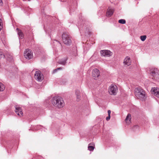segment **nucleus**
Listing matches in <instances>:
<instances>
[{
	"label": "nucleus",
	"instance_id": "a878e982",
	"mask_svg": "<svg viewBox=\"0 0 159 159\" xmlns=\"http://www.w3.org/2000/svg\"><path fill=\"white\" fill-rule=\"evenodd\" d=\"M90 34V32H89V31H87V33L85 32V35L87 36H88V35H89Z\"/></svg>",
	"mask_w": 159,
	"mask_h": 159
},
{
	"label": "nucleus",
	"instance_id": "aec40b11",
	"mask_svg": "<svg viewBox=\"0 0 159 159\" xmlns=\"http://www.w3.org/2000/svg\"><path fill=\"white\" fill-rule=\"evenodd\" d=\"M118 22L120 24H124L125 23L126 21L124 19H120L119 20Z\"/></svg>",
	"mask_w": 159,
	"mask_h": 159
},
{
	"label": "nucleus",
	"instance_id": "2f4dec72",
	"mask_svg": "<svg viewBox=\"0 0 159 159\" xmlns=\"http://www.w3.org/2000/svg\"><path fill=\"white\" fill-rule=\"evenodd\" d=\"M25 50H29V49H26Z\"/></svg>",
	"mask_w": 159,
	"mask_h": 159
},
{
	"label": "nucleus",
	"instance_id": "423d86ee",
	"mask_svg": "<svg viewBox=\"0 0 159 159\" xmlns=\"http://www.w3.org/2000/svg\"><path fill=\"white\" fill-rule=\"evenodd\" d=\"M25 57L27 59H30L33 57V52L32 50H25L24 53Z\"/></svg>",
	"mask_w": 159,
	"mask_h": 159
},
{
	"label": "nucleus",
	"instance_id": "c85d7f7f",
	"mask_svg": "<svg viewBox=\"0 0 159 159\" xmlns=\"http://www.w3.org/2000/svg\"><path fill=\"white\" fill-rule=\"evenodd\" d=\"M108 114V116H110V114L111 113V111L110 110H108L107 111Z\"/></svg>",
	"mask_w": 159,
	"mask_h": 159
},
{
	"label": "nucleus",
	"instance_id": "cd10ccee",
	"mask_svg": "<svg viewBox=\"0 0 159 159\" xmlns=\"http://www.w3.org/2000/svg\"><path fill=\"white\" fill-rule=\"evenodd\" d=\"M111 116H108L106 118V120L107 121H108L110 119Z\"/></svg>",
	"mask_w": 159,
	"mask_h": 159
},
{
	"label": "nucleus",
	"instance_id": "9d476101",
	"mask_svg": "<svg viewBox=\"0 0 159 159\" xmlns=\"http://www.w3.org/2000/svg\"><path fill=\"white\" fill-rule=\"evenodd\" d=\"M123 63L125 66H127L130 65L131 61L130 58L128 57H126L124 60Z\"/></svg>",
	"mask_w": 159,
	"mask_h": 159
},
{
	"label": "nucleus",
	"instance_id": "f3484780",
	"mask_svg": "<svg viewBox=\"0 0 159 159\" xmlns=\"http://www.w3.org/2000/svg\"><path fill=\"white\" fill-rule=\"evenodd\" d=\"M94 145L93 144L90 143L89 144L88 147V149L90 151H93L94 149V147L92 146H90V145Z\"/></svg>",
	"mask_w": 159,
	"mask_h": 159
},
{
	"label": "nucleus",
	"instance_id": "2eb2a0df",
	"mask_svg": "<svg viewBox=\"0 0 159 159\" xmlns=\"http://www.w3.org/2000/svg\"><path fill=\"white\" fill-rule=\"evenodd\" d=\"M131 115L128 114L125 118V122L128 124H129L131 122Z\"/></svg>",
	"mask_w": 159,
	"mask_h": 159
},
{
	"label": "nucleus",
	"instance_id": "f03ea898",
	"mask_svg": "<svg viewBox=\"0 0 159 159\" xmlns=\"http://www.w3.org/2000/svg\"><path fill=\"white\" fill-rule=\"evenodd\" d=\"M53 105L58 108L63 107L65 105V103L63 98L59 96H56L53 97L52 100Z\"/></svg>",
	"mask_w": 159,
	"mask_h": 159
},
{
	"label": "nucleus",
	"instance_id": "bb28decb",
	"mask_svg": "<svg viewBox=\"0 0 159 159\" xmlns=\"http://www.w3.org/2000/svg\"><path fill=\"white\" fill-rule=\"evenodd\" d=\"M12 59V57L11 56L10 57L7 58V60H9L10 61H11Z\"/></svg>",
	"mask_w": 159,
	"mask_h": 159
},
{
	"label": "nucleus",
	"instance_id": "72a5a7b5",
	"mask_svg": "<svg viewBox=\"0 0 159 159\" xmlns=\"http://www.w3.org/2000/svg\"><path fill=\"white\" fill-rule=\"evenodd\" d=\"M30 0H28V1H30Z\"/></svg>",
	"mask_w": 159,
	"mask_h": 159
},
{
	"label": "nucleus",
	"instance_id": "7c9ffc66",
	"mask_svg": "<svg viewBox=\"0 0 159 159\" xmlns=\"http://www.w3.org/2000/svg\"><path fill=\"white\" fill-rule=\"evenodd\" d=\"M39 158L40 159H43V158H42V157H39Z\"/></svg>",
	"mask_w": 159,
	"mask_h": 159
},
{
	"label": "nucleus",
	"instance_id": "473e14b6",
	"mask_svg": "<svg viewBox=\"0 0 159 159\" xmlns=\"http://www.w3.org/2000/svg\"><path fill=\"white\" fill-rule=\"evenodd\" d=\"M59 48H56V49H59Z\"/></svg>",
	"mask_w": 159,
	"mask_h": 159
},
{
	"label": "nucleus",
	"instance_id": "0eeeda50",
	"mask_svg": "<svg viewBox=\"0 0 159 159\" xmlns=\"http://www.w3.org/2000/svg\"><path fill=\"white\" fill-rule=\"evenodd\" d=\"M151 74L152 76V79H156L159 77L158 70L157 68L154 69L151 71Z\"/></svg>",
	"mask_w": 159,
	"mask_h": 159
},
{
	"label": "nucleus",
	"instance_id": "f8f14e48",
	"mask_svg": "<svg viewBox=\"0 0 159 159\" xmlns=\"http://www.w3.org/2000/svg\"><path fill=\"white\" fill-rule=\"evenodd\" d=\"M16 110L15 112L18 115L20 116H23V113L22 112V110L21 107H18L17 106L15 107Z\"/></svg>",
	"mask_w": 159,
	"mask_h": 159
},
{
	"label": "nucleus",
	"instance_id": "ddd939ff",
	"mask_svg": "<svg viewBox=\"0 0 159 159\" xmlns=\"http://www.w3.org/2000/svg\"><path fill=\"white\" fill-rule=\"evenodd\" d=\"M16 30L17 31V34L18 35L19 39H22L24 37V34L22 31L18 28L16 29Z\"/></svg>",
	"mask_w": 159,
	"mask_h": 159
},
{
	"label": "nucleus",
	"instance_id": "9b49d317",
	"mask_svg": "<svg viewBox=\"0 0 159 159\" xmlns=\"http://www.w3.org/2000/svg\"><path fill=\"white\" fill-rule=\"evenodd\" d=\"M151 90L152 94L157 97H159V89L158 88H152Z\"/></svg>",
	"mask_w": 159,
	"mask_h": 159
},
{
	"label": "nucleus",
	"instance_id": "b1692460",
	"mask_svg": "<svg viewBox=\"0 0 159 159\" xmlns=\"http://www.w3.org/2000/svg\"><path fill=\"white\" fill-rule=\"evenodd\" d=\"M62 69V68L61 67H59V68H57L56 69H55V70H54L53 71V72L54 73H55L58 70H61Z\"/></svg>",
	"mask_w": 159,
	"mask_h": 159
},
{
	"label": "nucleus",
	"instance_id": "f257e3e1",
	"mask_svg": "<svg viewBox=\"0 0 159 159\" xmlns=\"http://www.w3.org/2000/svg\"><path fill=\"white\" fill-rule=\"evenodd\" d=\"M134 95L138 99L142 101L145 100L147 98L145 91L140 87H138L135 89Z\"/></svg>",
	"mask_w": 159,
	"mask_h": 159
},
{
	"label": "nucleus",
	"instance_id": "4be33fe9",
	"mask_svg": "<svg viewBox=\"0 0 159 159\" xmlns=\"http://www.w3.org/2000/svg\"><path fill=\"white\" fill-rule=\"evenodd\" d=\"M2 28V22L1 19H0V31Z\"/></svg>",
	"mask_w": 159,
	"mask_h": 159
},
{
	"label": "nucleus",
	"instance_id": "dca6fc26",
	"mask_svg": "<svg viewBox=\"0 0 159 159\" xmlns=\"http://www.w3.org/2000/svg\"><path fill=\"white\" fill-rule=\"evenodd\" d=\"M75 94L76 96L77 100L78 101L80 100L81 97L80 91L78 90H76L75 92Z\"/></svg>",
	"mask_w": 159,
	"mask_h": 159
},
{
	"label": "nucleus",
	"instance_id": "a211bd4d",
	"mask_svg": "<svg viewBox=\"0 0 159 159\" xmlns=\"http://www.w3.org/2000/svg\"><path fill=\"white\" fill-rule=\"evenodd\" d=\"M54 44H56V45H57V47H61V43L58 41L57 40H55L53 42Z\"/></svg>",
	"mask_w": 159,
	"mask_h": 159
},
{
	"label": "nucleus",
	"instance_id": "5701e85b",
	"mask_svg": "<svg viewBox=\"0 0 159 159\" xmlns=\"http://www.w3.org/2000/svg\"><path fill=\"white\" fill-rule=\"evenodd\" d=\"M5 57V56L3 54V53L2 52L1 50H0V58L4 57Z\"/></svg>",
	"mask_w": 159,
	"mask_h": 159
},
{
	"label": "nucleus",
	"instance_id": "4468645a",
	"mask_svg": "<svg viewBox=\"0 0 159 159\" xmlns=\"http://www.w3.org/2000/svg\"><path fill=\"white\" fill-rule=\"evenodd\" d=\"M113 13V10L112 9L108 8L106 13V16L108 17H111Z\"/></svg>",
	"mask_w": 159,
	"mask_h": 159
},
{
	"label": "nucleus",
	"instance_id": "6e6552de",
	"mask_svg": "<svg viewBox=\"0 0 159 159\" xmlns=\"http://www.w3.org/2000/svg\"><path fill=\"white\" fill-rule=\"evenodd\" d=\"M100 52L101 55L104 56L109 57L112 54L110 50H101Z\"/></svg>",
	"mask_w": 159,
	"mask_h": 159
},
{
	"label": "nucleus",
	"instance_id": "39448f33",
	"mask_svg": "<svg viewBox=\"0 0 159 159\" xmlns=\"http://www.w3.org/2000/svg\"><path fill=\"white\" fill-rule=\"evenodd\" d=\"M34 77L36 80L40 82L41 81L44 79L43 74L39 70L35 72Z\"/></svg>",
	"mask_w": 159,
	"mask_h": 159
},
{
	"label": "nucleus",
	"instance_id": "c756f323",
	"mask_svg": "<svg viewBox=\"0 0 159 159\" xmlns=\"http://www.w3.org/2000/svg\"><path fill=\"white\" fill-rule=\"evenodd\" d=\"M3 2L2 0H0V5H2Z\"/></svg>",
	"mask_w": 159,
	"mask_h": 159
},
{
	"label": "nucleus",
	"instance_id": "7ed1b4c3",
	"mask_svg": "<svg viewBox=\"0 0 159 159\" xmlns=\"http://www.w3.org/2000/svg\"><path fill=\"white\" fill-rule=\"evenodd\" d=\"M62 39L64 43L68 46L70 45L72 43L70 37L68 34L64 33L62 35Z\"/></svg>",
	"mask_w": 159,
	"mask_h": 159
},
{
	"label": "nucleus",
	"instance_id": "20e7f679",
	"mask_svg": "<svg viewBox=\"0 0 159 159\" xmlns=\"http://www.w3.org/2000/svg\"><path fill=\"white\" fill-rule=\"evenodd\" d=\"M118 88L115 85L111 84L109 88L108 92L111 95H115L118 91Z\"/></svg>",
	"mask_w": 159,
	"mask_h": 159
},
{
	"label": "nucleus",
	"instance_id": "393cba45",
	"mask_svg": "<svg viewBox=\"0 0 159 159\" xmlns=\"http://www.w3.org/2000/svg\"><path fill=\"white\" fill-rule=\"evenodd\" d=\"M66 60L60 62V64H62V65H64L66 63Z\"/></svg>",
	"mask_w": 159,
	"mask_h": 159
},
{
	"label": "nucleus",
	"instance_id": "412c9836",
	"mask_svg": "<svg viewBox=\"0 0 159 159\" xmlns=\"http://www.w3.org/2000/svg\"><path fill=\"white\" fill-rule=\"evenodd\" d=\"M146 37H147L146 35H142L140 36V38L142 41H143L145 40Z\"/></svg>",
	"mask_w": 159,
	"mask_h": 159
},
{
	"label": "nucleus",
	"instance_id": "6ab92c4d",
	"mask_svg": "<svg viewBox=\"0 0 159 159\" xmlns=\"http://www.w3.org/2000/svg\"><path fill=\"white\" fill-rule=\"evenodd\" d=\"M5 87L4 84L1 82H0V91H2L5 89Z\"/></svg>",
	"mask_w": 159,
	"mask_h": 159
},
{
	"label": "nucleus",
	"instance_id": "1a4fd4ad",
	"mask_svg": "<svg viewBox=\"0 0 159 159\" xmlns=\"http://www.w3.org/2000/svg\"><path fill=\"white\" fill-rule=\"evenodd\" d=\"M92 75L94 79H96L100 75L99 70L97 69H95L92 71Z\"/></svg>",
	"mask_w": 159,
	"mask_h": 159
}]
</instances>
